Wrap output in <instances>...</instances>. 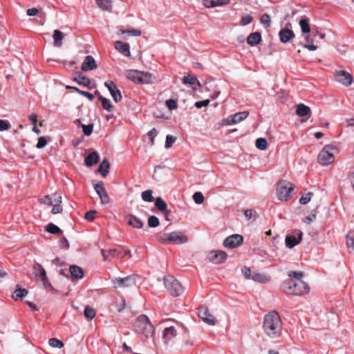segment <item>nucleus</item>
Wrapping results in <instances>:
<instances>
[{"mask_svg":"<svg viewBox=\"0 0 354 354\" xmlns=\"http://www.w3.org/2000/svg\"><path fill=\"white\" fill-rule=\"evenodd\" d=\"M263 328L270 338H276L281 335L282 322L277 312L271 311L264 316Z\"/></svg>","mask_w":354,"mask_h":354,"instance_id":"obj_1","label":"nucleus"},{"mask_svg":"<svg viewBox=\"0 0 354 354\" xmlns=\"http://www.w3.org/2000/svg\"><path fill=\"white\" fill-rule=\"evenodd\" d=\"M283 292L287 295H301L308 292L309 286L303 280L288 279L281 284Z\"/></svg>","mask_w":354,"mask_h":354,"instance_id":"obj_2","label":"nucleus"},{"mask_svg":"<svg viewBox=\"0 0 354 354\" xmlns=\"http://www.w3.org/2000/svg\"><path fill=\"white\" fill-rule=\"evenodd\" d=\"M133 328L136 333L142 334L147 337H152L154 333V327L145 315H142L136 319Z\"/></svg>","mask_w":354,"mask_h":354,"instance_id":"obj_3","label":"nucleus"},{"mask_svg":"<svg viewBox=\"0 0 354 354\" xmlns=\"http://www.w3.org/2000/svg\"><path fill=\"white\" fill-rule=\"evenodd\" d=\"M295 185L286 180H280L277 187L276 194L281 201H287L292 197Z\"/></svg>","mask_w":354,"mask_h":354,"instance_id":"obj_4","label":"nucleus"},{"mask_svg":"<svg viewBox=\"0 0 354 354\" xmlns=\"http://www.w3.org/2000/svg\"><path fill=\"white\" fill-rule=\"evenodd\" d=\"M336 147L332 145H326L319 153L317 160L322 165H328L334 161V152Z\"/></svg>","mask_w":354,"mask_h":354,"instance_id":"obj_5","label":"nucleus"},{"mask_svg":"<svg viewBox=\"0 0 354 354\" xmlns=\"http://www.w3.org/2000/svg\"><path fill=\"white\" fill-rule=\"evenodd\" d=\"M164 282L166 289L174 297H178L183 292V287L174 277L171 275L165 277Z\"/></svg>","mask_w":354,"mask_h":354,"instance_id":"obj_6","label":"nucleus"},{"mask_svg":"<svg viewBox=\"0 0 354 354\" xmlns=\"http://www.w3.org/2000/svg\"><path fill=\"white\" fill-rule=\"evenodd\" d=\"M101 254L104 258V261H109V256L113 255L117 257L118 259H122L125 256H128L129 257H131V253L130 250L125 249L124 247H121V249H109L106 252L102 249L101 250Z\"/></svg>","mask_w":354,"mask_h":354,"instance_id":"obj_7","label":"nucleus"},{"mask_svg":"<svg viewBox=\"0 0 354 354\" xmlns=\"http://www.w3.org/2000/svg\"><path fill=\"white\" fill-rule=\"evenodd\" d=\"M33 274L36 280H41L44 287L49 286L50 282L46 275V272L44 267L39 263H35L32 267Z\"/></svg>","mask_w":354,"mask_h":354,"instance_id":"obj_8","label":"nucleus"},{"mask_svg":"<svg viewBox=\"0 0 354 354\" xmlns=\"http://www.w3.org/2000/svg\"><path fill=\"white\" fill-rule=\"evenodd\" d=\"M303 232L300 230H295L291 234L286 236V245L288 248H292L299 243L302 239Z\"/></svg>","mask_w":354,"mask_h":354,"instance_id":"obj_9","label":"nucleus"},{"mask_svg":"<svg viewBox=\"0 0 354 354\" xmlns=\"http://www.w3.org/2000/svg\"><path fill=\"white\" fill-rule=\"evenodd\" d=\"M113 284L115 288L133 286L136 285V277L129 275L124 278H115Z\"/></svg>","mask_w":354,"mask_h":354,"instance_id":"obj_10","label":"nucleus"},{"mask_svg":"<svg viewBox=\"0 0 354 354\" xmlns=\"http://www.w3.org/2000/svg\"><path fill=\"white\" fill-rule=\"evenodd\" d=\"M243 242V238L239 234H232L225 239L223 245L227 248H236L240 246Z\"/></svg>","mask_w":354,"mask_h":354,"instance_id":"obj_11","label":"nucleus"},{"mask_svg":"<svg viewBox=\"0 0 354 354\" xmlns=\"http://www.w3.org/2000/svg\"><path fill=\"white\" fill-rule=\"evenodd\" d=\"M93 187L98 195L100 201L102 204H107L109 203L110 199L109 196L104 187V183L102 181L97 182V183H93Z\"/></svg>","mask_w":354,"mask_h":354,"instance_id":"obj_12","label":"nucleus"},{"mask_svg":"<svg viewBox=\"0 0 354 354\" xmlns=\"http://www.w3.org/2000/svg\"><path fill=\"white\" fill-rule=\"evenodd\" d=\"M104 86L109 90L110 95L115 102L118 103L122 100V97L121 92L113 81H106L104 82Z\"/></svg>","mask_w":354,"mask_h":354,"instance_id":"obj_13","label":"nucleus"},{"mask_svg":"<svg viewBox=\"0 0 354 354\" xmlns=\"http://www.w3.org/2000/svg\"><path fill=\"white\" fill-rule=\"evenodd\" d=\"M198 315L204 322L209 325H214L216 324V318L205 306H200L198 308Z\"/></svg>","mask_w":354,"mask_h":354,"instance_id":"obj_14","label":"nucleus"},{"mask_svg":"<svg viewBox=\"0 0 354 354\" xmlns=\"http://www.w3.org/2000/svg\"><path fill=\"white\" fill-rule=\"evenodd\" d=\"M188 241V238L182 232L174 231L169 233V243L179 245L185 243Z\"/></svg>","mask_w":354,"mask_h":354,"instance_id":"obj_15","label":"nucleus"},{"mask_svg":"<svg viewBox=\"0 0 354 354\" xmlns=\"http://www.w3.org/2000/svg\"><path fill=\"white\" fill-rule=\"evenodd\" d=\"M227 257L225 252L222 250L212 251L209 253V259L211 261L216 264L223 263Z\"/></svg>","mask_w":354,"mask_h":354,"instance_id":"obj_16","label":"nucleus"},{"mask_svg":"<svg viewBox=\"0 0 354 354\" xmlns=\"http://www.w3.org/2000/svg\"><path fill=\"white\" fill-rule=\"evenodd\" d=\"M336 80L346 86H350L353 82L352 75L344 71L337 72L335 75Z\"/></svg>","mask_w":354,"mask_h":354,"instance_id":"obj_17","label":"nucleus"},{"mask_svg":"<svg viewBox=\"0 0 354 354\" xmlns=\"http://www.w3.org/2000/svg\"><path fill=\"white\" fill-rule=\"evenodd\" d=\"M248 115L249 113L248 111L236 113L234 115L229 116L225 120V124L229 125L236 124L245 120L248 116Z\"/></svg>","mask_w":354,"mask_h":354,"instance_id":"obj_18","label":"nucleus"},{"mask_svg":"<svg viewBox=\"0 0 354 354\" xmlns=\"http://www.w3.org/2000/svg\"><path fill=\"white\" fill-rule=\"evenodd\" d=\"M97 68V64L95 59L91 55L85 57L84 60L82 64L81 69L83 71H88L94 70Z\"/></svg>","mask_w":354,"mask_h":354,"instance_id":"obj_19","label":"nucleus"},{"mask_svg":"<svg viewBox=\"0 0 354 354\" xmlns=\"http://www.w3.org/2000/svg\"><path fill=\"white\" fill-rule=\"evenodd\" d=\"M279 36L282 43H287L295 37L294 32L288 28L281 29L279 32Z\"/></svg>","mask_w":354,"mask_h":354,"instance_id":"obj_20","label":"nucleus"},{"mask_svg":"<svg viewBox=\"0 0 354 354\" xmlns=\"http://www.w3.org/2000/svg\"><path fill=\"white\" fill-rule=\"evenodd\" d=\"M115 48L125 57H129L131 55L130 46L127 43H124L121 41H117L115 43Z\"/></svg>","mask_w":354,"mask_h":354,"instance_id":"obj_21","label":"nucleus"},{"mask_svg":"<svg viewBox=\"0 0 354 354\" xmlns=\"http://www.w3.org/2000/svg\"><path fill=\"white\" fill-rule=\"evenodd\" d=\"M177 335V331L174 326L167 327L164 329L162 337L165 343L167 344L171 339L174 338Z\"/></svg>","mask_w":354,"mask_h":354,"instance_id":"obj_22","label":"nucleus"},{"mask_svg":"<svg viewBox=\"0 0 354 354\" xmlns=\"http://www.w3.org/2000/svg\"><path fill=\"white\" fill-rule=\"evenodd\" d=\"M100 160V155L97 151H94L90 153L84 159V163L87 167H92L97 163Z\"/></svg>","mask_w":354,"mask_h":354,"instance_id":"obj_23","label":"nucleus"},{"mask_svg":"<svg viewBox=\"0 0 354 354\" xmlns=\"http://www.w3.org/2000/svg\"><path fill=\"white\" fill-rule=\"evenodd\" d=\"M69 272L73 279H81L84 277L83 270L77 266H71L69 267Z\"/></svg>","mask_w":354,"mask_h":354,"instance_id":"obj_24","label":"nucleus"},{"mask_svg":"<svg viewBox=\"0 0 354 354\" xmlns=\"http://www.w3.org/2000/svg\"><path fill=\"white\" fill-rule=\"evenodd\" d=\"M261 41V35L259 32H254L248 35L247 37V42L251 46H254L259 44Z\"/></svg>","mask_w":354,"mask_h":354,"instance_id":"obj_25","label":"nucleus"},{"mask_svg":"<svg viewBox=\"0 0 354 354\" xmlns=\"http://www.w3.org/2000/svg\"><path fill=\"white\" fill-rule=\"evenodd\" d=\"M127 77L129 80H131L134 83H144L140 74L138 71L129 70L127 72Z\"/></svg>","mask_w":354,"mask_h":354,"instance_id":"obj_26","label":"nucleus"},{"mask_svg":"<svg viewBox=\"0 0 354 354\" xmlns=\"http://www.w3.org/2000/svg\"><path fill=\"white\" fill-rule=\"evenodd\" d=\"M127 223L134 228L140 229L143 227V222L137 216L129 215L127 218Z\"/></svg>","mask_w":354,"mask_h":354,"instance_id":"obj_27","label":"nucleus"},{"mask_svg":"<svg viewBox=\"0 0 354 354\" xmlns=\"http://www.w3.org/2000/svg\"><path fill=\"white\" fill-rule=\"evenodd\" d=\"M230 0H203V4L206 8H214L227 4Z\"/></svg>","mask_w":354,"mask_h":354,"instance_id":"obj_28","label":"nucleus"},{"mask_svg":"<svg viewBox=\"0 0 354 354\" xmlns=\"http://www.w3.org/2000/svg\"><path fill=\"white\" fill-rule=\"evenodd\" d=\"M96 93H97L98 95V100L102 102V108L107 111H112L113 105L111 101L109 99L101 95L98 91H96Z\"/></svg>","mask_w":354,"mask_h":354,"instance_id":"obj_29","label":"nucleus"},{"mask_svg":"<svg viewBox=\"0 0 354 354\" xmlns=\"http://www.w3.org/2000/svg\"><path fill=\"white\" fill-rule=\"evenodd\" d=\"M296 113L299 117H304L310 113V109L304 104H299L297 106Z\"/></svg>","mask_w":354,"mask_h":354,"instance_id":"obj_30","label":"nucleus"},{"mask_svg":"<svg viewBox=\"0 0 354 354\" xmlns=\"http://www.w3.org/2000/svg\"><path fill=\"white\" fill-rule=\"evenodd\" d=\"M53 37L54 39V45L56 47H61L62 46V39H64L63 33L59 30H55Z\"/></svg>","mask_w":354,"mask_h":354,"instance_id":"obj_31","label":"nucleus"},{"mask_svg":"<svg viewBox=\"0 0 354 354\" xmlns=\"http://www.w3.org/2000/svg\"><path fill=\"white\" fill-rule=\"evenodd\" d=\"M110 164L106 159L104 160L99 166L98 172L102 174V176L106 177L109 172Z\"/></svg>","mask_w":354,"mask_h":354,"instance_id":"obj_32","label":"nucleus"},{"mask_svg":"<svg viewBox=\"0 0 354 354\" xmlns=\"http://www.w3.org/2000/svg\"><path fill=\"white\" fill-rule=\"evenodd\" d=\"M253 281L259 283H268L270 281L268 277H267L264 274L254 272L252 276V279Z\"/></svg>","mask_w":354,"mask_h":354,"instance_id":"obj_33","label":"nucleus"},{"mask_svg":"<svg viewBox=\"0 0 354 354\" xmlns=\"http://www.w3.org/2000/svg\"><path fill=\"white\" fill-rule=\"evenodd\" d=\"M299 26L304 34H308L310 32L309 19L307 17L300 19Z\"/></svg>","mask_w":354,"mask_h":354,"instance_id":"obj_34","label":"nucleus"},{"mask_svg":"<svg viewBox=\"0 0 354 354\" xmlns=\"http://www.w3.org/2000/svg\"><path fill=\"white\" fill-rule=\"evenodd\" d=\"M28 294V290L25 288H19L15 290L12 294V298L15 300L22 299Z\"/></svg>","mask_w":354,"mask_h":354,"instance_id":"obj_35","label":"nucleus"},{"mask_svg":"<svg viewBox=\"0 0 354 354\" xmlns=\"http://www.w3.org/2000/svg\"><path fill=\"white\" fill-rule=\"evenodd\" d=\"M74 80L76 81L80 85L84 86H89L91 84L90 79L86 76H84L81 73H80L77 77H75Z\"/></svg>","mask_w":354,"mask_h":354,"instance_id":"obj_36","label":"nucleus"},{"mask_svg":"<svg viewBox=\"0 0 354 354\" xmlns=\"http://www.w3.org/2000/svg\"><path fill=\"white\" fill-rule=\"evenodd\" d=\"M182 82L185 85L192 86L197 83L198 85H201L200 82L197 80L195 77H192L190 75L185 76L183 78Z\"/></svg>","mask_w":354,"mask_h":354,"instance_id":"obj_37","label":"nucleus"},{"mask_svg":"<svg viewBox=\"0 0 354 354\" xmlns=\"http://www.w3.org/2000/svg\"><path fill=\"white\" fill-rule=\"evenodd\" d=\"M155 206L160 212H165L167 207V203L161 197L156 198L155 201Z\"/></svg>","mask_w":354,"mask_h":354,"instance_id":"obj_38","label":"nucleus"},{"mask_svg":"<svg viewBox=\"0 0 354 354\" xmlns=\"http://www.w3.org/2000/svg\"><path fill=\"white\" fill-rule=\"evenodd\" d=\"M97 6L104 10H109L111 8V0H96Z\"/></svg>","mask_w":354,"mask_h":354,"instance_id":"obj_39","label":"nucleus"},{"mask_svg":"<svg viewBox=\"0 0 354 354\" xmlns=\"http://www.w3.org/2000/svg\"><path fill=\"white\" fill-rule=\"evenodd\" d=\"M46 231L53 234H58L62 233V230L53 223H49L46 226Z\"/></svg>","mask_w":354,"mask_h":354,"instance_id":"obj_40","label":"nucleus"},{"mask_svg":"<svg viewBox=\"0 0 354 354\" xmlns=\"http://www.w3.org/2000/svg\"><path fill=\"white\" fill-rule=\"evenodd\" d=\"M347 247L353 250L354 249V231L349 232L346 235Z\"/></svg>","mask_w":354,"mask_h":354,"instance_id":"obj_41","label":"nucleus"},{"mask_svg":"<svg viewBox=\"0 0 354 354\" xmlns=\"http://www.w3.org/2000/svg\"><path fill=\"white\" fill-rule=\"evenodd\" d=\"M256 147L260 150H265L267 148L268 142L266 138H259L256 140Z\"/></svg>","mask_w":354,"mask_h":354,"instance_id":"obj_42","label":"nucleus"},{"mask_svg":"<svg viewBox=\"0 0 354 354\" xmlns=\"http://www.w3.org/2000/svg\"><path fill=\"white\" fill-rule=\"evenodd\" d=\"M84 316L88 320L93 319L95 316V310L93 308L86 306L84 311Z\"/></svg>","mask_w":354,"mask_h":354,"instance_id":"obj_43","label":"nucleus"},{"mask_svg":"<svg viewBox=\"0 0 354 354\" xmlns=\"http://www.w3.org/2000/svg\"><path fill=\"white\" fill-rule=\"evenodd\" d=\"M152 193L153 192L151 189L144 191L141 194L142 200L145 202H152L153 200Z\"/></svg>","mask_w":354,"mask_h":354,"instance_id":"obj_44","label":"nucleus"},{"mask_svg":"<svg viewBox=\"0 0 354 354\" xmlns=\"http://www.w3.org/2000/svg\"><path fill=\"white\" fill-rule=\"evenodd\" d=\"M261 23L263 24L264 28H267L270 26L271 18L268 14H263L260 19Z\"/></svg>","mask_w":354,"mask_h":354,"instance_id":"obj_45","label":"nucleus"},{"mask_svg":"<svg viewBox=\"0 0 354 354\" xmlns=\"http://www.w3.org/2000/svg\"><path fill=\"white\" fill-rule=\"evenodd\" d=\"M160 221L157 216H150L148 218V225L149 227H156L159 225Z\"/></svg>","mask_w":354,"mask_h":354,"instance_id":"obj_46","label":"nucleus"},{"mask_svg":"<svg viewBox=\"0 0 354 354\" xmlns=\"http://www.w3.org/2000/svg\"><path fill=\"white\" fill-rule=\"evenodd\" d=\"M49 345L53 348H61L64 346V343L58 339L51 338L48 340Z\"/></svg>","mask_w":354,"mask_h":354,"instance_id":"obj_47","label":"nucleus"},{"mask_svg":"<svg viewBox=\"0 0 354 354\" xmlns=\"http://www.w3.org/2000/svg\"><path fill=\"white\" fill-rule=\"evenodd\" d=\"M82 127L84 134L86 136H89L93 132V124H82Z\"/></svg>","mask_w":354,"mask_h":354,"instance_id":"obj_48","label":"nucleus"},{"mask_svg":"<svg viewBox=\"0 0 354 354\" xmlns=\"http://www.w3.org/2000/svg\"><path fill=\"white\" fill-rule=\"evenodd\" d=\"M193 200L196 204L200 205L203 203L204 196L201 192H197L194 194Z\"/></svg>","mask_w":354,"mask_h":354,"instance_id":"obj_49","label":"nucleus"},{"mask_svg":"<svg viewBox=\"0 0 354 354\" xmlns=\"http://www.w3.org/2000/svg\"><path fill=\"white\" fill-rule=\"evenodd\" d=\"M304 276V272H295L292 271L289 272L288 279H292L293 280H302L301 278Z\"/></svg>","mask_w":354,"mask_h":354,"instance_id":"obj_50","label":"nucleus"},{"mask_svg":"<svg viewBox=\"0 0 354 354\" xmlns=\"http://www.w3.org/2000/svg\"><path fill=\"white\" fill-rule=\"evenodd\" d=\"M312 195H313V193H311V192L305 194L299 198V203L301 205L307 204L308 203H309L310 201Z\"/></svg>","mask_w":354,"mask_h":354,"instance_id":"obj_51","label":"nucleus"},{"mask_svg":"<svg viewBox=\"0 0 354 354\" xmlns=\"http://www.w3.org/2000/svg\"><path fill=\"white\" fill-rule=\"evenodd\" d=\"M121 34H128L134 37L140 36L141 32L139 30L132 29V30H121Z\"/></svg>","mask_w":354,"mask_h":354,"instance_id":"obj_52","label":"nucleus"},{"mask_svg":"<svg viewBox=\"0 0 354 354\" xmlns=\"http://www.w3.org/2000/svg\"><path fill=\"white\" fill-rule=\"evenodd\" d=\"M166 105L169 110L177 109V101L176 100L169 99L166 101Z\"/></svg>","mask_w":354,"mask_h":354,"instance_id":"obj_53","label":"nucleus"},{"mask_svg":"<svg viewBox=\"0 0 354 354\" xmlns=\"http://www.w3.org/2000/svg\"><path fill=\"white\" fill-rule=\"evenodd\" d=\"M241 272L243 274L244 277L247 279H251L252 274L250 268H248L247 266H243L241 268Z\"/></svg>","mask_w":354,"mask_h":354,"instance_id":"obj_54","label":"nucleus"},{"mask_svg":"<svg viewBox=\"0 0 354 354\" xmlns=\"http://www.w3.org/2000/svg\"><path fill=\"white\" fill-rule=\"evenodd\" d=\"M176 138L173 136L167 135L166 137L165 147L166 148H169L171 145L175 142Z\"/></svg>","mask_w":354,"mask_h":354,"instance_id":"obj_55","label":"nucleus"},{"mask_svg":"<svg viewBox=\"0 0 354 354\" xmlns=\"http://www.w3.org/2000/svg\"><path fill=\"white\" fill-rule=\"evenodd\" d=\"M252 21V17L250 15H245L241 17V24L243 26H246L250 24Z\"/></svg>","mask_w":354,"mask_h":354,"instance_id":"obj_56","label":"nucleus"},{"mask_svg":"<svg viewBox=\"0 0 354 354\" xmlns=\"http://www.w3.org/2000/svg\"><path fill=\"white\" fill-rule=\"evenodd\" d=\"M158 240L160 243L169 244V233H164L160 235Z\"/></svg>","mask_w":354,"mask_h":354,"instance_id":"obj_57","label":"nucleus"},{"mask_svg":"<svg viewBox=\"0 0 354 354\" xmlns=\"http://www.w3.org/2000/svg\"><path fill=\"white\" fill-rule=\"evenodd\" d=\"M46 145H47V140H46V138L44 136H41V137L39 138L38 142H37L36 147L37 149H42V148L45 147Z\"/></svg>","mask_w":354,"mask_h":354,"instance_id":"obj_58","label":"nucleus"},{"mask_svg":"<svg viewBox=\"0 0 354 354\" xmlns=\"http://www.w3.org/2000/svg\"><path fill=\"white\" fill-rule=\"evenodd\" d=\"M39 201L41 203H44L48 205H53V198L51 196L47 195L45 196L44 198L39 199Z\"/></svg>","mask_w":354,"mask_h":354,"instance_id":"obj_59","label":"nucleus"},{"mask_svg":"<svg viewBox=\"0 0 354 354\" xmlns=\"http://www.w3.org/2000/svg\"><path fill=\"white\" fill-rule=\"evenodd\" d=\"M96 214L95 210H90L85 214L84 218L89 221H93Z\"/></svg>","mask_w":354,"mask_h":354,"instance_id":"obj_60","label":"nucleus"},{"mask_svg":"<svg viewBox=\"0 0 354 354\" xmlns=\"http://www.w3.org/2000/svg\"><path fill=\"white\" fill-rule=\"evenodd\" d=\"M209 100L197 101L195 102L194 106L198 109H201L202 107L207 106L209 104Z\"/></svg>","mask_w":354,"mask_h":354,"instance_id":"obj_61","label":"nucleus"},{"mask_svg":"<svg viewBox=\"0 0 354 354\" xmlns=\"http://www.w3.org/2000/svg\"><path fill=\"white\" fill-rule=\"evenodd\" d=\"M53 208L51 212L53 214L61 213L63 210L62 207L59 204H53Z\"/></svg>","mask_w":354,"mask_h":354,"instance_id":"obj_62","label":"nucleus"},{"mask_svg":"<svg viewBox=\"0 0 354 354\" xmlns=\"http://www.w3.org/2000/svg\"><path fill=\"white\" fill-rule=\"evenodd\" d=\"M10 127V124L8 121L0 119V131H3L8 129Z\"/></svg>","mask_w":354,"mask_h":354,"instance_id":"obj_63","label":"nucleus"},{"mask_svg":"<svg viewBox=\"0 0 354 354\" xmlns=\"http://www.w3.org/2000/svg\"><path fill=\"white\" fill-rule=\"evenodd\" d=\"M53 198V204H59L62 203V196L60 194H55L52 196Z\"/></svg>","mask_w":354,"mask_h":354,"instance_id":"obj_64","label":"nucleus"}]
</instances>
